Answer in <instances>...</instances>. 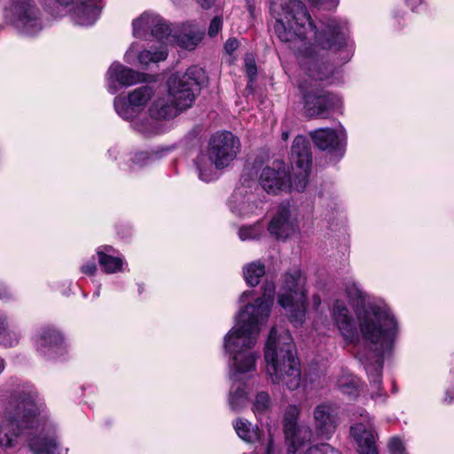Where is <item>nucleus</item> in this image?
Segmentation results:
<instances>
[{
  "label": "nucleus",
  "instance_id": "393cba45",
  "mask_svg": "<svg viewBox=\"0 0 454 454\" xmlns=\"http://www.w3.org/2000/svg\"><path fill=\"white\" fill-rule=\"evenodd\" d=\"M180 111V108L171 101L168 95L157 98L149 108L150 116L155 120L174 118Z\"/></svg>",
  "mask_w": 454,
  "mask_h": 454
},
{
  "label": "nucleus",
  "instance_id": "c9c22d12",
  "mask_svg": "<svg viewBox=\"0 0 454 454\" xmlns=\"http://www.w3.org/2000/svg\"><path fill=\"white\" fill-rule=\"evenodd\" d=\"M388 448L391 454H406L403 442L398 437L390 439Z\"/></svg>",
  "mask_w": 454,
  "mask_h": 454
},
{
  "label": "nucleus",
  "instance_id": "39448f33",
  "mask_svg": "<svg viewBox=\"0 0 454 454\" xmlns=\"http://www.w3.org/2000/svg\"><path fill=\"white\" fill-rule=\"evenodd\" d=\"M265 371L273 384L297 389L301 381V366L290 333L272 327L264 348Z\"/></svg>",
  "mask_w": 454,
  "mask_h": 454
},
{
  "label": "nucleus",
  "instance_id": "6ab92c4d",
  "mask_svg": "<svg viewBox=\"0 0 454 454\" xmlns=\"http://www.w3.org/2000/svg\"><path fill=\"white\" fill-rule=\"evenodd\" d=\"M313 419L317 434L330 439L337 427V407L330 403H320L314 409Z\"/></svg>",
  "mask_w": 454,
  "mask_h": 454
},
{
  "label": "nucleus",
  "instance_id": "8fccbe9b",
  "mask_svg": "<svg viewBox=\"0 0 454 454\" xmlns=\"http://www.w3.org/2000/svg\"><path fill=\"white\" fill-rule=\"evenodd\" d=\"M4 359L0 356V374L3 372V371L4 370Z\"/></svg>",
  "mask_w": 454,
  "mask_h": 454
},
{
  "label": "nucleus",
  "instance_id": "4468645a",
  "mask_svg": "<svg viewBox=\"0 0 454 454\" xmlns=\"http://www.w3.org/2000/svg\"><path fill=\"white\" fill-rule=\"evenodd\" d=\"M311 160L309 141L303 136H297L291 149V162L293 174L298 178L295 187L299 191H304L307 186Z\"/></svg>",
  "mask_w": 454,
  "mask_h": 454
},
{
  "label": "nucleus",
  "instance_id": "49530a36",
  "mask_svg": "<svg viewBox=\"0 0 454 454\" xmlns=\"http://www.w3.org/2000/svg\"><path fill=\"white\" fill-rule=\"evenodd\" d=\"M60 6L67 7L74 3V0H54Z\"/></svg>",
  "mask_w": 454,
  "mask_h": 454
},
{
  "label": "nucleus",
  "instance_id": "a878e982",
  "mask_svg": "<svg viewBox=\"0 0 454 454\" xmlns=\"http://www.w3.org/2000/svg\"><path fill=\"white\" fill-rule=\"evenodd\" d=\"M20 339V333L10 325L7 317L0 316V345L5 348L16 346Z\"/></svg>",
  "mask_w": 454,
  "mask_h": 454
},
{
  "label": "nucleus",
  "instance_id": "864d4df0",
  "mask_svg": "<svg viewBox=\"0 0 454 454\" xmlns=\"http://www.w3.org/2000/svg\"><path fill=\"white\" fill-rule=\"evenodd\" d=\"M314 300L317 304L320 303V300L318 297H314Z\"/></svg>",
  "mask_w": 454,
  "mask_h": 454
},
{
  "label": "nucleus",
  "instance_id": "3c124183",
  "mask_svg": "<svg viewBox=\"0 0 454 454\" xmlns=\"http://www.w3.org/2000/svg\"><path fill=\"white\" fill-rule=\"evenodd\" d=\"M281 137H282L283 140H287L288 137H289V134H288L287 131H283L282 134H281Z\"/></svg>",
  "mask_w": 454,
  "mask_h": 454
},
{
  "label": "nucleus",
  "instance_id": "c756f323",
  "mask_svg": "<svg viewBox=\"0 0 454 454\" xmlns=\"http://www.w3.org/2000/svg\"><path fill=\"white\" fill-rule=\"evenodd\" d=\"M98 256L99 265L105 273L113 274L121 270L123 265L121 258L112 256L101 250H98Z\"/></svg>",
  "mask_w": 454,
  "mask_h": 454
},
{
  "label": "nucleus",
  "instance_id": "20e7f679",
  "mask_svg": "<svg viewBox=\"0 0 454 454\" xmlns=\"http://www.w3.org/2000/svg\"><path fill=\"white\" fill-rule=\"evenodd\" d=\"M272 3L271 10L277 13L275 32L280 41L286 43L302 41L309 31L315 33V39L322 49L340 48L345 44L348 32L345 22L328 20L321 31L316 27L303 3L300 0H278Z\"/></svg>",
  "mask_w": 454,
  "mask_h": 454
},
{
  "label": "nucleus",
  "instance_id": "423d86ee",
  "mask_svg": "<svg viewBox=\"0 0 454 454\" xmlns=\"http://www.w3.org/2000/svg\"><path fill=\"white\" fill-rule=\"evenodd\" d=\"M301 65L309 79H305L300 88L303 90V104L307 116L310 118L325 117L334 107L338 98L328 92L314 91L312 81H327L334 73V67L327 62L324 54L314 49L308 51L301 60Z\"/></svg>",
  "mask_w": 454,
  "mask_h": 454
},
{
  "label": "nucleus",
  "instance_id": "f704fd0d",
  "mask_svg": "<svg viewBox=\"0 0 454 454\" xmlns=\"http://www.w3.org/2000/svg\"><path fill=\"white\" fill-rule=\"evenodd\" d=\"M245 68L249 79V82H253L257 74V67L254 59L252 55H247L245 59Z\"/></svg>",
  "mask_w": 454,
  "mask_h": 454
},
{
  "label": "nucleus",
  "instance_id": "f8f14e48",
  "mask_svg": "<svg viewBox=\"0 0 454 454\" xmlns=\"http://www.w3.org/2000/svg\"><path fill=\"white\" fill-rule=\"evenodd\" d=\"M300 408L297 405H288L284 414V433L287 444L286 454L301 452L311 441L312 431L308 426H298L297 420Z\"/></svg>",
  "mask_w": 454,
  "mask_h": 454
},
{
  "label": "nucleus",
  "instance_id": "c85d7f7f",
  "mask_svg": "<svg viewBox=\"0 0 454 454\" xmlns=\"http://www.w3.org/2000/svg\"><path fill=\"white\" fill-rule=\"evenodd\" d=\"M243 274L247 285L256 286L265 274V266L260 261L252 262L244 266Z\"/></svg>",
  "mask_w": 454,
  "mask_h": 454
},
{
  "label": "nucleus",
  "instance_id": "7c9ffc66",
  "mask_svg": "<svg viewBox=\"0 0 454 454\" xmlns=\"http://www.w3.org/2000/svg\"><path fill=\"white\" fill-rule=\"evenodd\" d=\"M338 388L345 395L356 396L359 387V380L350 373L343 372L336 381Z\"/></svg>",
  "mask_w": 454,
  "mask_h": 454
},
{
  "label": "nucleus",
  "instance_id": "1a4fd4ad",
  "mask_svg": "<svg viewBox=\"0 0 454 454\" xmlns=\"http://www.w3.org/2000/svg\"><path fill=\"white\" fill-rule=\"evenodd\" d=\"M283 280L278 301L288 313L290 321L295 326L301 325L306 313L305 278L300 270H296L286 272Z\"/></svg>",
  "mask_w": 454,
  "mask_h": 454
},
{
  "label": "nucleus",
  "instance_id": "79ce46f5",
  "mask_svg": "<svg viewBox=\"0 0 454 454\" xmlns=\"http://www.w3.org/2000/svg\"><path fill=\"white\" fill-rule=\"evenodd\" d=\"M134 55H135L134 44H132L125 54V61L128 64H133L134 63Z\"/></svg>",
  "mask_w": 454,
  "mask_h": 454
},
{
  "label": "nucleus",
  "instance_id": "0eeeda50",
  "mask_svg": "<svg viewBox=\"0 0 454 454\" xmlns=\"http://www.w3.org/2000/svg\"><path fill=\"white\" fill-rule=\"evenodd\" d=\"M239 148V140L231 132L214 134L210 137L207 151L200 153L195 160L200 179L204 182L215 179V169L227 167L236 158Z\"/></svg>",
  "mask_w": 454,
  "mask_h": 454
},
{
  "label": "nucleus",
  "instance_id": "5701e85b",
  "mask_svg": "<svg viewBox=\"0 0 454 454\" xmlns=\"http://www.w3.org/2000/svg\"><path fill=\"white\" fill-rule=\"evenodd\" d=\"M101 0H82L72 12V20L79 26L94 24L99 15L98 4Z\"/></svg>",
  "mask_w": 454,
  "mask_h": 454
},
{
  "label": "nucleus",
  "instance_id": "cd10ccee",
  "mask_svg": "<svg viewBox=\"0 0 454 454\" xmlns=\"http://www.w3.org/2000/svg\"><path fill=\"white\" fill-rule=\"evenodd\" d=\"M237 434L247 442H254L259 439V429L244 419H239L233 423Z\"/></svg>",
  "mask_w": 454,
  "mask_h": 454
},
{
  "label": "nucleus",
  "instance_id": "2f4dec72",
  "mask_svg": "<svg viewBox=\"0 0 454 454\" xmlns=\"http://www.w3.org/2000/svg\"><path fill=\"white\" fill-rule=\"evenodd\" d=\"M270 406V397L267 392H259L253 403V411L256 417L264 414Z\"/></svg>",
  "mask_w": 454,
  "mask_h": 454
},
{
  "label": "nucleus",
  "instance_id": "58836bf2",
  "mask_svg": "<svg viewBox=\"0 0 454 454\" xmlns=\"http://www.w3.org/2000/svg\"><path fill=\"white\" fill-rule=\"evenodd\" d=\"M81 270L84 274L92 276L96 273L98 267L94 262H90L82 265Z\"/></svg>",
  "mask_w": 454,
  "mask_h": 454
},
{
  "label": "nucleus",
  "instance_id": "dca6fc26",
  "mask_svg": "<svg viewBox=\"0 0 454 454\" xmlns=\"http://www.w3.org/2000/svg\"><path fill=\"white\" fill-rule=\"evenodd\" d=\"M360 416L362 420L350 427V434L357 444V451L359 454H379L372 419L365 411Z\"/></svg>",
  "mask_w": 454,
  "mask_h": 454
},
{
  "label": "nucleus",
  "instance_id": "5fc2aeb1",
  "mask_svg": "<svg viewBox=\"0 0 454 454\" xmlns=\"http://www.w3.org/2000/svg\"><path fill=\"white\" fill-rule=\"evenodd\" d=\"M105 249H106L107 252H109V251L111 250V247H105Z\"/></svg>",
  "mask_w": 454,
  "mask_h": 454
},
{
  "label": "nucleus",
  "instance_id": "4c0bfd02",
  "mask_svg": "<svg viewBox=\"0 0 454 454\" xmlns=\"http://www.w3.org/2000/svg\"><path fill=\"white\" fill-rule=\"evenodd\" d=\"M222 28V20L219 17H215L209 25L208 35L213 37L215 36Z\"/></svg>",
  "mask_w": 454,
  "mask_h": 454
},
{
  "label": "nucleus",
  "instance_id": "a211bd4d",
  "mask_svg": "<svg viewBox=\"0 0 454 454\" xmlns=\"http://www.w3.org/2000/svg\"><path fill=\"white\" fill-rule=\"evenodd\" d=\"M314 145L323 151H327L336 160L340 159L345 151L344 137L336 130L329 128H321L310 132Z\"/></svg>",
  "mask_w": 454,
  "mask_h": 454
},
{
  "label": "nucleus",
  "instance_id": "09e8293b",
  "mask_svg": "<svg viewBox=\"0 0 454 454\" xmlns=\"http://www.w3.org/2000/svg\"><path fill=\"white\" fill-rule=\"evenodd\" d=\"M453 399H454V397L453 396H450V393L447 392L446 393V397L444 399L445 403H450Z\"/></svg>",
  "mask_w": 454,
  "mask_h": 454
},
{
  "label": "nucleus",
  "instance_id": "9d476101",
  "mask_svg": "<svg viewBox=\"0 0 454 454\" xmlns=\"http://www.w3.org/2000/svg\"><path fill=\"white\" fill-rule=\"evenodd\" d=\"M204 78V70L197 66L189 67L184 74H174L168 81L167 95L180 110H185L194 102Z\"/></svg>",
  "mask_w": 454,
  "mask_h": 454
},
{
  "label": "nucleus",
  "instance_id": "473e14b6",
  "mask_svg": "<svg viewBox=\"0 0 454 454\" xmlns=\"http://www.w3.org/2000/svg\"><path fill=\"white\" fill-rule=\"evenodd\" d=\"M263 231L260 224L241 227L239 231V237L241 240L255 239L261 237Z\"/></svg>",
  "mask_w": 454,
  "mask_h": 454
},
{
  "label": "nucleus",
  "instance_id": "37998d69",
  "mask_svg": "<svg viewBox=\"0 0 454 454\" xmlns=\"http://www.w3.org/2000/svg\"><path fill=\"white\" fill-rule=\"evenodd\" d=\"M200 4L204 9H209L215 3V0H198Z\"/></svg>",
  "mask_w": 454,
  "mask_h": 454
},
{
  "label": "nucleus",
  "instance_id": "2eb2a0df",
  "mask_svg": "<svg viewBox=\"0 0 454 454\" xmlns=\"http://www.w3.org/2000/svg\"><path fill=\"white\" fill-rule=\"evenodd\" d=\"M259 183L268 193L276 194L281 191L300 192L295 184H298L297 176L287 174L281 162H274L271 167H265L260 175Z\"/></svg>",
  "mask_w": 454,
  "mask_h": 454
},
{
  "label": "nucleus",
  "instance_id": "e433bc0d",
  "mask_svg": "<svg viewBox=\"0 0 454 454\" xmlns=\"http://www.w3.org/2000/svg\"><path fill=\"white\" fill-rule=\"evenodd\" d=\"M156 154L150 155L146 152H139L134 155L132 158V160L135 164L139 166H144L148 164L150 161L153 160V159L156 158Z\"/></svg>",
  "mask_w": 454,
  "mask_h": 454
},
{
  "label": "nucleus",
  "instance_id": "6e6d98bb",
  "mask_svg": "<svg viewBox=\"0 0 454 454\" xmlns=\"http://www.w3.org/2000/svg\"><path fill=\"white\" fill-rule=\"evenodd\" d=\"M174 2H176V3H181L183 2V0H173Z\"/></svg>",
  "mask_w": 454,
  "mask_h": 454
},
{
  "label": "nucleus",
  "instance_id": "aec40b11",
  "mask_svg": "<svg viewBox=\"0 0 454 454\" xmlns=\"http://www.w3.org/2000/svg\"><path fill=\"white\" fill-rule=\"evenodd\" d=\"M298 230L297 220L287 204H281L269 223L268 231L277 239H286Z\"/></svg>",
  "mask_w": 454,
  "mask_h": 454
},
{
  "label": "nucleus",
  "instance_id": "9b49d317",
  "mask_svg": "<svg viewBox=\"0 0 454 454\" xmlns=\"http://www.w3.org/2000/svg\"><path fill=\"white\" fill-rule=\"evenodd\" d=\"M6 18L20 34L35 35L43 28L42 12L35 0H10Z\"/></svg>",
  "mask_w": 454,
  "mask_h": 454
},
{
  "label": "nucleus",
  "instance_id": "b1692460",
  "mask_svg": "<svg viewBox=\"0 0 454 454\" xmlns=\"http://www.w3.org/2000/svg\"><path fill=\"white\" fill-rule=\"evenodd\" d=\"M63 339L61 334L51 327L43 328L36 339L37 350L53 357L60 348Z\"/></svg>",
  "mask_w": 454,
  "mask_h": 454
},
{
  "label": "nucleus",
  "instance_id": "a18cd8bd",
  "mask_svg": "<svg viewBox=\"0 0 454 454\" xmlns=\"http://www.w3.org/2000/svg\"><path fill=\"white\" fill-rule=\"evenodd\" d=\"M252 294H253L252 291H245V292H243L242 294L239 297V301L240 302H245L246 300L252 295Z\"/></svg>",
  "mask_w": 454,
  "mask_h": 454
},
{
  "label": "nucleus",
  "instance_id": "7ed1b4c3",
  "mask_svg": "<svg viewBox=\"0 0 454 454\" xmlns=\"http://www.w3.org/2000/svg\"><path fill=\"white\" fill-rule=\"evenodd\" d=\"M275 284L266 282L263 294L238 314L236 325L225 335L223 347L233 355L239 371L254 369L259 352L254 349L261 326L268 320L275 294Z\"/></svg>",
  "mask_w": 454,
  "mask_h": 454
},
{
  "label": "nucleus",
  "instance_id": "a19ab883",
  "mask_svg": "<svg viewBox=\"0 0 454 454\" xmlns=\"http://www.w3.org/2000/svg\"><path fill=\"white\" fill-rule=\"evenodd\" d=\"M265 454H277V449L274 445L271 435L269 436L268 443L265 449Z\"/></svg>",
  "mask_w": 454,
  "mask_h": 454
},
{
  "label": "nucleus",
  "instance_id": "603ef678",
  "mask_svg": "<svg viewBox=\"0 0 454 454\" xmlns=\"http://www.w3.org/2000/svg\"><path fill=\"white\" fill-rule=\"evenodd\" d=\"M136 129H137L140 132H143V133H145L146 132V129L142 128V127H139V126H137L136 125Z\"/></svg>",
  "mask_w": 454,
  "mask_h": 454
},
{
  "label": "nucleus",
  "instance_id": "ea45409f",
  "mask_svg": "<svg viewBox=\"0 0 454 454\" xmlns=\"http://www.w3.org/2000/svg\"><path fill=\"white\" fill-rule=\"evenodd\" d=\"M239 46V43L236 39H229L225 44L224 49L228 53L233 52Z\"/></svg>",
  "mask_w": 454,
  "mask_h": 454
},
{
  "label": "nucleus",
  "instance_id": "f257e3e1",
  "mask_svg": "<svg viewBox=\"0 0 454 454\" xmlns=\"http://www.w3.org/2000/svg\"><path fill=\"white\" fill-rule=\"evenodd\" d=\"M346 293L350 301L356 307V314L360 333L370 345V351H361L357 357L364 366L372 387L378 391L381 384L384 358L390 355L398 333L397 321L385 304L370 302L363 306L366 294L358 283L348 282ZM380 395L378 392L372 393V398Z\"/></svg>",
  "mask_w": 454,
  "mask_h": 454
},
{
  "label": "nucleus",
  "instance_id": "bb28decb",
  "mask_svg": "<svg viewBox=\"0 0 454 454\" xmlns=\"http://www.w3.org/2000/svg\"><path fill=\"white\" fill-rule=\"evenodd\" d=\"M160 43L157 50L152 51L150 50H145L137 55V59L139 63L143 66H147L148 64L153 62H159L165 60L168 57V49L166 46V42L164 40H160L156 38Z\"/></svg>",
  "mask_w": 454,
  "mask_h": 454
},
{
  "label": "nucleus",
  "instance_id": "412c9836",
  "mask_svg": "<svg viewBox=\"0 0 454 454\" xmlns=\"http://www.w3.org/2000/svg\"><path fill=\"white\" fill-rule=\"evenodd\" d=\"M332 317L341 336L348 342L353 343L358 340V332L355 319L341 301L333 303Z\"/></svg>",
  "mask_w": 454,
  "mask_h": 454
},
{
  "label": "nucleus",
  "instance_id": "f03ea898",
  "mask_svg": "<svg viewBox=\"0 0 454 454\" xmlns=\"http://www.w3.org/2000/svg\"><path fill=\"white\" fill-rule=\"evenodd\" d=\"M43 403L33 386L17 387L0 419V445L12 447L17 439L26 434L35 454H59L56 441L45 434L46 423L41 416Z\"/></svg>",
  "mask_w": 454,
  "mask_h": 454
},
{
  "label": "nucleus",
  "instance_id": "4be33fe9",
  "mask_svg": "<svg viewBox=\"0 0 454 454\" xmlns=\"http://www.w3.org/2000/svg\"><path fill=\"white\" fill-rule=\"evenodd\" d=\"M225 352L228 353L231 356L230 365L231 368V379L233 380L232 385L231 387L229 396H228V403L230 409L234 411H239L243 409L247 403V393L246 391V384L244 382L239 381L238 376L239 374H245L247 372H255L256 370V361L254 363V369L247 370V371H239L234 364L233 355L229 352L225 348Z\"/></svg>",
  "mask_w": 454,
  "mask_h": 454
},
{
  "label": "nucleus",
  "instance_id": "de8ad7c7",
  "mask_svg": "<svg viewBox=\"0 0 454 454\" xmlns=\"http://www.w3.org/2000/svg\"><path fill=\"white\" fill-rule=\"evenodd\" d=\"M10 297H11V294H9V292L7 290L0 291V299L10 298Z\"/></svg>",
  "mask_w": 454,
  "mask_h": 454
},
{
  "label": "nucleus",
  "instance_id": "72a5a7b5",
  "mask_svg": "<svg viewBox=\"0 0 454 454\" xmlns=\"http://www.w3.org/2000/svg\"><path fill=\"white\" fill-rule=\"evenodd\" d=\"M304 454H340L331 445L323 443L309 447Z\"/></svg>",
  "mask_w": 454,
  "mask_h": 454
},
{
  "label": "nucleus",
  "instance_id": "ddd939ff",
  "mask_svg": "<svg viewBox=\"0 0 454 454\" xmlns=\"http://www.w3.org/2000/svg\"><path fill=\"white\" fill-rule=\"evenodd\" d=\"M153 95V87L145 85L133 90L127 97L118 96L114 101L115 112L123 120L133 121Z\"/></svg>",
  "mask_w": 454,
  "mask_h": 454
},
{
  "label": "nucleus",
  "instance_id": "6e6552de",
  "mask_svg": "<svg viewBox=\"0 0 454 454\" xmlns=\"http://www.w3.org/2000/svg\"><path fill=\"white\" fill-rule=\"evenodd\" d=\"M150 31L151 35L160 40L176 42L180 47L193 50L202 40L204 33L191 24H185L178 34L171 35L169 26L159 16L144 13L133 21V35L136 37L143 36Z\"/></svg>",
  "mask_w": 454,
  "mask_h": 454
},
{
  "label": "nucleus",
  "instance_id": "f3484780",
  "mask_svg": "<svg viewBox=\"0 0 454 454\" xmlns=\"http://www.w3.org/2000/svg\"><path fill=\"white\" fill-rule=\"evenodd\" d=\"M146 74L120 63H113L106 73L107 88L112 94L122 87H129L145 81Z\"/></svg>",
  "mask_w": 454,
  "mask_h": 454
},
{
  "label": "nucleus",
  "instance_id": "c03bdc74",
  "mask_svg": "<svg viewBox=\"0 0 454 454\" xmlns=\"http://www.w3.org/2000/svg\"><path fill=\"white\" fill-rule=\"evenodd\" d=\"M406 3L411 6V10L414 11L416 7L421 4V0H406Z\"/></svg>",
  "mask_w": 454,
  "mask_h": 454
}]
</instances>
